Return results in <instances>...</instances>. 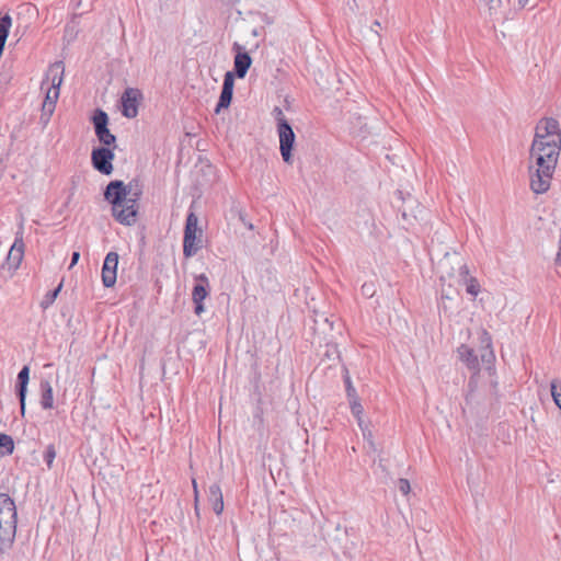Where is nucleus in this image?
<instances>
[{
    "label": "nucleus",
    "mask_w": 561,
    "mask_h": 561,
    "mask_svg": "<svg viewBox=\"0 0 561 561\" xmlns=\"http://www.w3.org/2000/svg\"><path fill=\"white\" fill-rule=\"evenodd\" d=\"M343 381L345 385V391H346L347 399L358 397L356 389L354 388V386L352 383V379H351L348 369L345 366L343 367Z\"/></svg>",
    "instance_id": "obj_25"
},
{
    "label": "nucleus",
    "mask_w": 561,
    "mask_h": 561,
    "mask_svg": "<svg viewBox=\"0 0 561 561\" xmlns=\"http://www.w3.org/2000/svg\"><path fill=\"white\" fill-rule=\"evenodd\" d=\"M79 257H80V253L78 251L72 252V254H71V263H70L69 268H71L72 266H75L78 263Z\"/></svg>",
    "instance_id": "obj_39"
},
{
    "label": "nucleus",
    "mask_w": 561,
    "mask_h": 561,
    "mask_svg": "<svg viewBox=\"0 0 561 561\" xmlns=\"http://www.w3.org/2000/svg\"><path fill=\"white\" fill-rule=\"evenodd\" d=\"M328 537H329V540L332 541V535L330 533L328 534Z\"/></svg>",
    "instance_id": "obj_46"
},
{
    "label": "nucleus",
    "mask_w": 561,
    "mask_h": 561,
    "mask_svg": "<svg viewBox=\"0 0 561 561\" xmlns=\"http://www.w3.org/2000/svg\"><path fill=\"white\" fill-rule=\"evenodd\" d=\"M49 72L53 73L51 78V84L47 89L43 107H46V110L56 108V103L59 98L60 93V84L62 82V76H64V64L62 61H56L49 67Z\"/></svg>",
    "instance_id": "obj_8"
},
{
    "label": "nucleus",
    "mask_w": 561,
    "mask_h": 561,
    "mask_svg": "<svg viewBox=\"0 0 561 561\" xmlns=\"http://www.w3.org/2000/svg\"><path fill=\"white\" fill-rule=\"evenodd\" d=\"M144 100L142 92L137 88H126L121 95L119 108L126 118H135L138 115V108Z\"/></svg>",
    "instance_id": "obj_10"
},
{
    "label": "nucleus",
    "mask_w": 561,
    "mask_h": 561,
    "mask_svg": "<svg viewBox=\"0 0 561 561\" xmlns=\"http://www.w3.org/2000/svg\"><path fill=\"white\" fill-rule=\"evenodd\" d=\"M30 381V366L24 365L18 374L16 382L28 383Z\"/></svg>",
    "instance_id": "obj_30"
},
{
    "label": "nucleus",
    "mask_w": 561,
    "mask_h": 561,
    "mask_svg": "<svg viewBox=\"0 0 561 561\" xmlns=\"http://www.w3.org/2000/svg\"><path fill=\"white\" fill-rule=\"evenodd\" d=\"M535 138L546 139L551 138V140L558 141L561 144V133L559 127V122L556 118H545L540 122V124L536 128Z\"/></svg>",
    "instance_id": "obj_16"
},
{
    "label": "nucleus",
    "mask_w": 561,
    "mask_h": 561,
    "mask_svg": "<svg viewBox=\"0 0 561 561\" xmlns=\"http://www.w3.org/2000/svg\"><path fill=\"white\" fill-rule=\"evenodd\" d=\"M442 298H449L448 295L442 294Z\"/></svg>",
    "instance_id": "obj_45"
},
{
    "label": "nucleus",
    "mask_w": 561,
    "mask_h": 561,
    "mask_svg": "<svg viewBox=\"0 0 561 561\" xmlns=\"http://www.w3.org/2000/svg\"><path fill=\"white\" fill-rule=\"evenodd\" d=\"M209 295V280L205 274L195 276V285L192 291V300L194 302V312L199 316L204 312L203 301Z\"/></svg>",
    "instance_id": "obj_13"
},
{
    "label": "nucleus",
    "mask_w": 561,
    "mask_h": 561,
    "mask_svg": "<svg viewBox=\"0 0 561 561\" xmlns=\"http://www.w3.org/2000/svg\"><path fill=\"white\" fill-rule=\"evenodd\" d=\"M16 526L15 502L9 494L0 493V553H5L13 547Z\"/></svg>",
    "instance_id": "obj_2"
},
{
    "label": "nucleus",
    "mask_w": 561,
    "mask_h": 561,
    "mask_svg": "<svg viewBox=\"0 0 561 561\" xmlns=\"http://www.w3.org/2000/svg\"><path fill=\"white\" fill-rule=\"evenodd\" d=\"M233 88H234V75L232 72L227 71L224 76V82L219 95V100L215 107V113L219 114L222 110H227L233 98Z\"/></svg>",
    "instance_id": "obj_15"
},
{
    "label": "nucleus",
    "mask_w": 561,
    "mask_h": 561,
    "mask_svg": "<svg viewBox=\"0 0 561 561\" xmlns=\"http://www.w3.org/2000/svg\"><path fill=\"white\" fill-rule=\"evenodd\" d=\"M203 248V229L198 227V217L191 211L186 216L183 234V255L193 257Z\"/></svg>",
    "instance_id": "obj_3"
},
{
    "label": "nucleus",
    "mask_w": 561,
    "mask_h": 561,
    "mask_svg": "<svg viewBox=\"0 0 561 561\" xmlns=\"http://www.w3.org/2000/svg\"><path fill=\"white\" fill-rule=\"evenodd\" d=\"M207 501L216 515H220L224 511V496L221 488L218 483H213L208 488Z\"/></svg>",
    "instance_id": "obj_18"
},
{
    "label": "nucleus",
    "mask_w": 561,
    "mask_h": 561,
    "mask_svg": "<svg viewBox=\"0 0 561 561\" xmlns=\"http://www.w3.org/2000/svg\"><path fill=\"white\" fill-rule=\"evenodd\" d=\"M144 185L139 178L127 184L122 180H112L103 191L104 201L111 205L113 218L124 226H133L138 220L139 201Z\"/></svg>",
    "instance_id": "obj_1"
},
{
    "label": "nucleus",
    "mask_w": 561,
    "mask_h": 561,
    "mask_svg": "<svg viewBox=\"0 0 561 561\" xmlns=\"http://www.w3.org/2000/svg\"><path fill=\"white\" fill-rule=\"evenodd\" d=\"M551 396L556 405L561 410V383L558 385L556 381L551 382Z\"/></svg>",
    "instance_id": "obj_28"
},
{
    "label": "nucleus",
    "mask_w": 561,
    "mask_h": 561,
    "mask_svg": "<svg viewBox=\"0 0 561 561\" xmlns=\"http://www.w3.org/2000/svg\"><path fill=\"white\" fill-rule=\"evenodd\" d=\"M115 148L107 147H94L91 152V163L92 167L99 171L101 174L110 175L112 174L113 160L115 159L114 153Z\"/></svg>",
    "instance_id": "obj_11"
},
{
    "label": "nucleus",
    "mask_w": 561,
    "mask_h": 561,
    "mask_svg": "<svg viewBox=\"0 0 561 561\" xmlns=\"http://www.w3.org/2000/svg\"><path fill=\"white\" fill-rule=\"evenodd\" d=\"M54 112H55L54 108L46 110V107L42 106V114H41V117H39V122H41V124H43L44 127L49 123L50 117H51Z\"/></svg>",
    "instance_id": "obj_32"
},
{
    "label": "nucleus",
    "mask_w": 561,
    "mask_h": 561,
    "mask_svg": "<svg viewBox=\"0 0 561 561\" xmlns=\"http://www.w3.org/2000/svg\"><path fill=\"white\" fill-rule=\"evenodd\" d=\"M466 291L476 297L480 293V284L476 277H469L466 282Z\"/></svg>",
    "instance_id": "obj_26"
},
{
    "label": "nucleus",
    "mask_w": 561,
    "mask_h": 561,
    "mask_svg": "<svg viewBox=\"0 0 561 561\" xmlns=\"http://www.w3.org/2000/svg\"><path fill=\"white\" fill-rule=\"evenodd\" d=\"M240 220L250 229L253 230V225L251 222H248V220L244 219L243 215L240 214Z\"/></svg>",
    "instance_id": "obj_41"
},
{
    "label": "nucleus",
    "mask_w": 561,
    "mask_h": 561,
    "mask_svg": "<svg viewBox=\"0 0 561 561\" xmlns=\"http://www.w3.org/2000/svg\"><path fill=\"white\" fill-rule=\"evenodd\" d=\"M279 138V151L283 161L287 164H291L294 161L293 151L296 145V135L290 123L283 122L278 128H276Z\"/></svg>",
    "instance_id": "obj_9"
},
{
    "label": "nucleus",
    "mask_w": 561,
    "mask_h": 561,
    "mask_svg": "<svg viewBox=\"0 0 561 561\" xmlns=\"http://www.w3.org/2000/svg\"><path fill=\"white\" fill-rule=\"evenodd\" d=\"M362 293L367 297H373L375 294V285L373 283H365L362 286Z\"/></svg>",
    "instance_id": "obj_36"
},
{
    "label": "nucleus",
    "mask_w": 561,
    "mask_h": 561,
    "mask_svg": "<svg viewBox=\"0 0 561 561\" xmlns=\"http://www.w3.org/2000/svg\"><path fill=\"white\" fill-rule=\"evenodd\" d=\"M360 428L363 431L364 438L367 440V443L369 445V448L373 449V450H376V446H375V443H374V439H373L371 432L368 431L367 428H364L363 426Z\"/></svg>",
    "instance_id": "obj_35"
},
{
    "label": "nucleus",
    "mask_w": 561,
    "mask_h": 561,
    "mask_svg": "<svg viewBox=\"0 0 561 561\" xmlns=\"http://www.w3.org/2000/svg\"><path fill=\"white\" fill-rule=\"evenodd\" d=\"M23 255H24L23 237H22V232H18L15 236L14 243L12 244V247L9 251L8 257H7L10 268L16 270L23 260Z\"/></svg>",
    "instance_id": "obj_17"
},
{
    "label": "nucleus",
    "mask_w": 561,
    "mask_h": 561,
    "mask_svg": "<svg viewBox=\"0 0 561 561\" xmlns=\"http://www.w3.org/2000/svg\"><path fill=\"white\" fill-rule=\"evenodd\" d=\"M396 194L398 199L401 202V205L397 206L398 210L401 213L402 220L408 226H413L415 221L423 219L425 208L415 197H413L410 193L404 196L403 192L400 190H398Z\"/></svg>",
    "instance_id": "obj_5"
},
{
    "label": "nucleus",
    "mask_w": 561,
    "mask_h": 561,
    "mask_svg": "<svg viewBox=\"0 0 561 561\" xmlns=\"http://www.w3.org/2000/svg\"><path fill=\"white\" fill-rule=\"evenodd\" d=\"M457 352L460 360L463 362L470 370L479 371V359L473 348L466 344H461Z\"/></svg>",
    "instance_id": "obj_19"
},
{
    "label": "nucleus",
    "mask_w": 561,
    "mask_h": 561,
    "mask_svg": "<svg viewBox=\"0 0 561 561\" xmlns=\"http://www.w3.org/2000/svg\"><path fill=\"white\" fill-rule=\"evenodd\" d=\"M41 407L44 410H50L54 408V392L50 382L46 379L41 380Z\"/></svg>",
    "instance_id": "obj_20"
},
{
    "label": "nucleus",
    "mask_w": 561,
    "mask_h": 561,
    "mask_svg": "<svg viewBox=\"0 0 561 561\" xmlns=\"http://www.w3.org/2000/svg\"><path fill=\"white\" fill-rule=\"evenodd\" d=\"M272 116L276 121V128H278L283 122L289 123L288 119L285 117L283 110L279 106H275L272 110Z\"/></svg>",
    "instance_id": "obj_29"
},
{
    "label": "nucleus",
    "mask_w": 561,
    "mask_h": 561,
    "mask_svg": "<svg viewBox=\"0 0 561 561\" xmlns=\"http://www.w3.org/2000/svg\"><path fill=\"white\" fill-rule=\"evenodd\" d=\"M232 51L234 53V58L233 71L231 72L234 75V78L243 79L252 65V57L238 42L233 43Z\"/></svg>",
    "instance_id": "obj_12"
},
{
    "label": "nucleus",
    "mask_w": 561,
    "mask_h": 561,
    "mask_svg": "<svg viewBox=\"0 0 561 561\" xmlns=\"http://www.w3.org/2000/svg\"><path fill=\"white\" fill-rule=\"evenodd\" d=\"M537 168L529 167L530 190L535 194H543L550 188V181L556 167L546 163H536Z\"/></svg>",
    "instance_id": "obj_7"
},
{
    "label": "nucleus",
    "mask_w": 561,
    "mask_h": 561,
    "mask_svg": "<svg viewBox=\"0 0 561 561\" xmlns=\"http://www.w3.org/2000/svg\"><path fill=\"white\" fill-rule=\"evenodd\" d=\"M485 1L489 2V3L492 2V0H485Z\"/></svg>",
    "instance_id": "obj_47"
},
{
    "label": "nucleus",
    "mask_w": 561,
    "mask_h": 561,
    "mask_svg": "<svg viewBox=\"0 0 561 561\" xmlns=\"http://www.w3.org/2000/svg\"><path fill=\"white\" fill-rule=\"evenodd\" d=\"M27 385L22 382H15V394L20 402L21 415L25 414V401L27 394Z\"/></svg>",
    "instance_id": "obj_23"
},
{
    "label": "nucleus",
    "mask_w": 561,
    "mask_h": 561,
    "mask_svg": "<svg viewBox=\"0 0 561 561\" xmlns=\"http://www.w3.org/2000/svg\"><path fill=\"white\" fill-rule=\"evenodd\" d=\"M14 451V440L12 436L0 432V456H10Z\"/></svg>",
    "instance_id": "obj_21"
},
{
    "label": "nucleus",
    "mask_w": 561,
    "mask_h": 561,
    "mask_svg": "<svg viewBox=\"0 0 561 561\" xmlns=\"http://www.w3.org/2000/svg\"><path fill=\"white\" fill-rule=\"evenodd\" d=\"M397 486L403 495H408L411 491L410 482L408 479L404 478H400L398 480Z\"/></svg>",
    "instance_id": "obj_31"
},
{
    "label": "nucleus",
    "mask_w": 561,
    "mask_h": 561,
    "mask_svg": "<svg viewBox=\"0 0 561 561\" xmlns=\"http://www.w3.org/2000/svg\"><path fill=\"white\" fill-rule=\"evenodd\" d=\"M469 267L467 266V264H462L459 266V276L463 279V282H466L467 279H469Z\"/></svg>",
    "instance_id": "obj_37"
},
{
    "label": "nucleus",
    "mask_w": 561,
    "mask_h": 561,
    "mask_svg": "<svg viewBox=\"0 0 561 561\" xmlns=\"http://www.w3.org/2000/svg\"><path fill=\"white\" fill-rule=\"evenodd\" d=\"M481 344L483 345L484 350L492 348V337L486 330L482 331Z\"/></svg>",
    "instance_id": "obj_33"
},
{
    "label": "nucleus",
    "mask_w": 561,
    "mask_h": 561,
    "mask_svg": "<svg viewBox=\"0 0 561 561\" xmlns=\"http://www.w3.org/2000/svg\"><path fill=\"white\" fill-rule=\"evenodd\" d=\"M561 150V144L551 140V142H542L541 139L534 138L530 148V158L535 159V163H546L557 167L558 158Z\"/></svg>",
    "instance_id": "obj_4"
},
{
    "label": "nucleus",
    "mask_w": 561,
    "mask_h": 561,
    "mask_svg": "<svg viewBox=\"0 0 561 561\" xmlns=\"http://www.w3.org/2000/svg\"><path fill=\"white\" fill-rule=\"evenodd\" d=\"M468 387L470 388V392H472V391H473V381H472V379H470V380H469V382H468ZM470 399H471V393H468V394L466 396V403H467V404H469V403H470Z\"/></svg>",
    "instance_id": "obj_40"
},
{
    "label": "nucleus",
    "mask_w": 561,
    "mask_h": 561,
    "mask_svg": "<svg viewBox=\"0 0 561 561\" xmlns=\"http://www.w3.org/2000/svg\"><path fill=\"white\" fill-rule=\"evenodd\" d=\"M118 254L108 252L104 259L102 266V283L106 288L113 287L117 278Z\"/></svg>",
    "instance_id": "obj_14"
},
{
    "label": "nucleus",
    "mask_w": 561,
    "mask_h": 561,
    "mask_svg": "<svg viewBox=\"0 0 561 561\" xmlns=\"http://www.w3.org/2000/svg\"><path fill=\"white\" fill-rule=\"evenodd\" d=\"M193 485H194V492H195V505H194V511H195L196 516H197V517H199L198 492H197V486H196V482H195V480H193Z\"/></svg>",
    "instance_id": "obj_38"
},
{
    "label": "nucleus",
    "mask_w": 561,
    "mask_h": 561,
    "mask_svg": "<svg viewBox=\"0 0 561 561\" xmlns=\"http://www.w3.org/2000/svg\"><path fill=\"white\" fill-rule=\"evenodd\" d=\"M542 142H551V138L541 139Z\"/></svg>",
    "instance_id": "obj_43"
},
{
    "label": "nucleus",
    "mask_w": 561,
    "mask_h": 561,
    "mask_svg": "<svg viewBox=\"0 0 561 561\" xmlns=\"http://www.w3.org/2000/svg\"><path fill=\"white\" fill-rule=\"evenodd\" d=\"M61 288H62V280L59 283V285L56 288L46 293V295L43 297V299L39 304V306L43 310L48 309L55 302Z\"/></svg>",
    "instance_id": "obj_22"
},
{
    "label": "nucleus",
    "mask_w": 561,
    "mask_h": 561,
    "mask_svg": "<svg viewBox=\"0 0 561 561\" xmlns=\"http://www.w3.org/2000/svg\"><path fill=\"white\" fill-rule=\"evenodd\" d=\"M348 401H350L352 414L357 419L358 425H359V427H362V425H363L362 414L364 412V409L359 402V398L358 397L351 398V399H348Z\"/></svg>",
    "instance_id": "obj_24"
},
{
    "label": "nucleus",
    "mask_w": 561,
    "mask_h": 561,
    "mask_svg": "<svg viewBox=\"0 0 561 561\" xmlns=\"http://www.w3.org/2000/svg\"><path fill=\"white\" fill-rule=\"evenodd\" d=\"M374 24H375V27L380 26V23H379L378 21H375V23H374Z\"/></svg>",
    "instance_id": "obj_44"
},
{
    "label": "nucleus",
    "mask_w": 561,
    "mask_h": 561,
    "mask_svg": "<svg viewBox=\"0 0 561 561\" xmlns=\"http://www.w3.org/2000/svg\"><path fill=\"white\" fill-rule=\"evenodd\" d=\"M56 458V448H55V445L53 444H49L47 447H46V450L44 453V460L48 467V469H50L53 467V462H54V459Z\"/></svg>",
    "instance_id": "obj_27"
},
{
    "label": "nucleus",
    "mask_w": 561,
    "mask_h": 561,
    "mask_svg": "<svg viewBox=\"0 0 561 561\" xmlns=\"http://www.w3.org/2000/svg\"><path fill=\"white\" fill-rule=\"evenodd\" d=\"M529 0H518V4L524 8L527 3H528Z\"/></svg>",
    "instance_id": "obj_42"
},
{
    "label": "nucleus",
    "mask_w": 561,
    "mask_h": 561,
    "mask_svg": "<svg viewBox=\"0 0 561 561\" xmlns=\"http://www.w3.org/2000/svg\"><path fill=\"white\" fill-rule=\"evenodd\" d=\"M91 122L95 136L102 144L101 147L116 148V136L108 128L110 118L107 113L102 108H95L91 116Z\"/></svg>",
    "instance_id": "obj_6"
},
{
    "label": "nucleus",
    "mask_w": 561,
    "mask_h": 561,
    "mask_svg": "<svg viewBox=\"0 0 561 561\" xmlns=\"http://www.w3.org/2000/svg\"><path fill=\"white\" fill-rule=\"evenodd\" d=\"M495 356L492 348L484 350V353L481 355V359L483 363L491 365L494 360Z\"/></svg>",
    "instance_id": "obj_34"
}]
</instances>
